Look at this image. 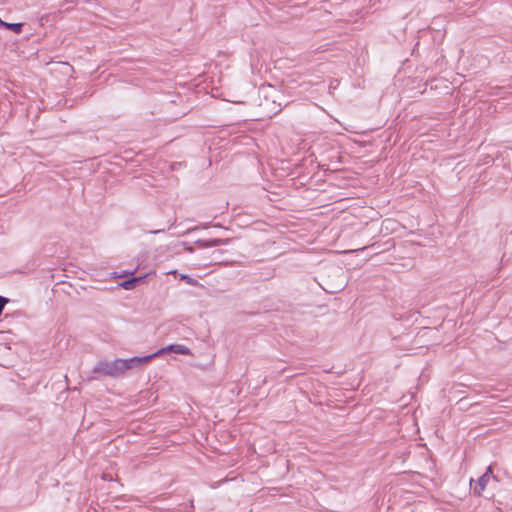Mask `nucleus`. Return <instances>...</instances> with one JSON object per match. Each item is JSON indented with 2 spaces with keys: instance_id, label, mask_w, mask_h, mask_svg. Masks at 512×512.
<instances>
[{
  "instance_id": "nucleus-1",
  "label": "nucleus",
  "mask_w": 512,
  "mask_h": 512,
  "mask_svg": "<svg viewBox=\"0 0 512 512\" xmlns=\"http://www.w3.org/2000/svg\"><path fill=\"white\" fill-rule=\"evenodd\" d=\"M145 360L146 358H143V356H133L127 359L117 358L113 361L100 360L92 369V373L96 375L92 378L97 379L101 376L122 377L127 371L144 366Z\"/></svg>"
},
{
  "instance_id": "nucleus-9",
  "label": "nucleus",
  "mask_w": 512,
  "mask_h": 512,
  "mask_svg": "<svg viewBox=\"0 0 512 512\" xmlns=\"http://www.w3.org/2000/svg\"><path fill=\"white\" fill-rule=\"evenodd\" d=\"M9 298L0 295V315L3 312L5 305L9 302Z\"/></svg>"
},
{
  "instance_id": "nucleus-3",
  "label": "nucleus",
  "mask_w": 512,
  "mask_h": 512,
  "mask_svg": "<svg viewBox=\"0 0 512 512\" xmlns=\"http://www.w3.org/2000/svg\"><path fill=\"white\" fill-rule=\"evenodd\" d=\"M491 477L494 481H498V477L493 475L492 467L488 466L486 472L478 478L477 485L473 490L474 495L480 496L482 494Z\"/></svg>"
},
{
  "instance_id": "nucleus-10",
  "label": "nucleus",
  "mask_w": 512,
  "mask_h": 512,
  "mask_svg": "<svg viewBox=\"0 0 512 512\" xmlns=\"http://www.w3.org/2000/svg\"><path fill=\"white\" fill-rule=\"evenodd\" d=\"M337 84H338V81H337V80L331 81L330 86H329V89L331 90V89L336 88Z\"/></svg>"
},
{
  "instance_id": "nucleus-6",
  "label": "nucleus",
  "mask_w": 512,
  "mask_h": 512,
  "mask_svg": "<svg viewBox=\"0 0 512 512\" xmlns=\"http://www.w3.org/2000/svg\"><path fill=\"white\" fill-rule=\"evenodd\" d=\"M0 26L4 27L10 31H13L16 34H20L22 32L24 24L23 23H9V22H5L1 19Z\"/></svg>"
},
{
  "instance_id": "nucleus-4",
  "label": "nucleus",
  "mask_w": 512,
  "mask_h": 512,
  "mask_svg": "<svg viewBox=\"0 0 512 512\" xmlns=\"http://www.w3.org/2000/svg\"><path fill=\"white\" fill-rule=\"evenodd\" d=\"M229 239L213 238V239H198L194 243L201 248H211L229 243Z\"/></svg>"
},
{
  "instance_id": "nucleus-12",
  "label": "nucleus",
  "mask_w": 512,
  "mask_h": 512,
  "mask_svg": "<svg viewBox=\"0 0 512 512\" xmlns=\"http://www.w3.org/2000/svg\"><path fill=\"white\" fill-rule=\"evenodd\" d=\"M267 89L273 90V86H268L267 88H262L261 90L264 92V91H266Z\"/></svg>"
},
{
  "instance_id": "nucleus-5",
  "label": "nucleus",
  "mask_w": 512,
  "mask_h": 512,
  "mask_svg": "<svg viewBox=\"0 0 512 512\" xmlns=\"http://www.w3.org/2000/svg\"><path fill=\"white\" fill-rule=\"evenodd\" d=\"M142 279V277H131L119 283L118 286L125 290H131L135 288L136 285L142 281Z\"/></svg>"
},
{
  "instance_id": "nucleus-2",
  "label": "nucleus",
  "mask_w": 512,
  "mask_h": 512,
  "mask_svg": "<svg viewBox=\"0 0 512 512\" xmlns=\"http://www.w3.org/2000/svg\"><path fill=\"white\" fill-rule=\"evenodd\" d=\"M168 353H175V354H181V355H190L191 351L190 349L182 344H170L166 347H162L158 349L156 352L145 355L143 358H146L145 365L148 364L150 361H152L154 358L162 356L164 354Z\"/></svg>"
},
{
  "instance_id": "nucleus-8",
  "label": "nucleus",
  "mask_w": 512,
  "mask_h": 512,
  "mask_svg": "<svg viewBox=\"0 0 512 512\" xmlns=\"http://www.w3.org/2000/svg\"><path fill=\"white\" fill-rule=\"evenodd\" d=\"M179 279L185 281L187 284L191 286H196L198 284V281L196 279L190 277L187 274H180Z\"/></svg>"
},
{
  "instance_id": "nucleus-13",
  "label": "nucleus",
  "mask_w": 512,
  "mask_h": 512,
  "mask_svg": "<svg viewBox=\"0 0 512 512\" xmlns=\"http://www.w3.org/2000/svg\"><path fill=\"white\" fill-rule=\"evenodd\" d=\"M168 274L176 275L177 274V270L169 271Z\"/></svg>"
},
{
  "instance_id": "nucleus-7",
  "label": "nucleus",
  "mask_w": 512,
  "mask_h": 512,
  "mask_svg": "<svg viewBox=\"0 0 512 512\" xmlns=\"http://www.w3.org/2000/svg\"><path fill=\"white\" fill-rule=\"evenodd\" d=\"M194 509V502L190 500L189 503H181L173 512H192Z\"/></svg>"
},
{
  "instance_id": "nucleus-11",
  "label": "nucleus",
  "mask_w": 512,
  "mask_h": 512,
  "mask_svg": "<svg viewBox=\"0 0 512 512\" xmlns=\"http://www.w3.org/2000/svg\"><path fill=\"white\" fill-rule=\"evenodd\" d=\"M271 277H273V271H269L264 277L263 279L267 280V279H270Z\"/></svg>"
}]
</instances>
